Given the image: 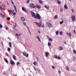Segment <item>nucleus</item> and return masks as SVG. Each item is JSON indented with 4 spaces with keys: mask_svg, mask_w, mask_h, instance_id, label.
<instances>
[{
    "mask_svg": "<svg viewBox=\"0 0 76 76\" xmlns=\"http://www.w3.org/2000/svg\"><path fill=\"white\" fill-rule=\"evenodd\" d=\"M31 15L35 19H40L41 17L40 15L38 13L35 14L33 12L31 11Z\"/></svg>",
    "mask_w": 76,
    "mask_h": 76,
    "instance_id": "obj_1",
    "label": "nucleus"
},
{
    "mask_svg": "<svg viewBox=\"0 0 76 76\" xmlns=\"http://www.w3.org/2000/svg\"><path fill=\"white\" fill-rule=\"evenodd\" d=\"M15 12V10H12V9H10V10H8V12H9V13H12L13 16H15L16 15V13L15 12Z\"/></svg>",
    "mask_w": 76,
    "mask_h": 76,
    "instance_id": "obj_2",
    "label": "nucleus"
},
{
    "mask_svg": "<svg viewBox=\"0 0 76 76\" xmlns=\"http://www.w3.org/2000/svg\"><path fill=\"white\" fill-rule=\"evenodd\" d=\"M35 23L38 26V27H39V28H41V25L42 24V23L41 22H40L39 23H38L37 22H35Z\"/></svg>",
    "mask_w": 76,
    "mask_h": 76,
    "instance_id": "obj_3",
    "label": "nucleus"
},
{
    "mask_svg": "<svg viewBox=\"0 0 76 76\" xmlns=\"http://www.w3.org/2000/svg\"><path fill=\"white\" fill-rule=\"evenodd\" d=\"M23 54L24 56H26V57H28L29 56V54H28L27 53L25 52H23Z\"/></svg>",
    "mask_w": 76,
    "mask_h": 76,
    "instance_id": "obj_4",
    "label": "nucleus"
},
{
    "mask_svg": "<svg viewBox=\"0 0 76 76\" xmlns=\"http://www.w3.org/2000/svg\"><path fill=\"white\" fill-rule=\"evenodd\" d=\"M72 19V20L73 22H74L75 20H76V17L75 15H73V16L71 17Z\"/></svg>",
    "mask_w": 76,
    "mask_h": 76,
    "instance_id": "obj_5",
    "label": "nucleus"
},
{
    "mask_svg": "<svg viewBox=\"0 0 76 76\" xmlns=\"http://www.w3.org/2000/svg\"><path fill=\"white\" fill-rule=\"evenodd\" d=\"M30 6L32 8H35L36 7V6H35V5L34 4H30Z\"/></svg>",
    "mask_w": 76,
    "mask_h": 76,
    "instance_id": "obj_6",
    "label": "nucleus"
},
{
    "mask_svg": "<svg viewBox=\"0 0 76 76\" xmlns=\"http://www.w3.org/2000/svg\"><path fill=\"white\" fill-rule=\"evenodd\" d=\"M54 58H57V59H58V60H60V57L59 56H57V55H54Z\"/></svg>",
    "mask_w": 76,
    "mask_h": 76,
    "instance_id": "obj_7",
    "label": "nucleus"
},
{
    "mask_svg": "<svg viewBox=\"0 0 76 76\" xmlns=\"http://www.w3.org/2000/svg\"><path fill=\"white\" fill-rule=\"evenodd\" d=\"M66 35H69V37H71V35H72V33H69V32H67L66 33Z\"/></svg>",
    "mask_w": 76,
    "mask_h": 76,
    "instance_id": "obj_8",
    "label": "nucleus"
},
{
    "mask_svg": "<svg viewBox=\"0 0 76 76\" xmlns=\"http://www.w3.org/2000/svg\"><path fill=\"white\" fill-rule=\"evenodd\" d=\"M36 7L37 9H40L41 8V7L40 5H36Z\"/></svg>",
    "mask_w": 76,
    "mask_h": 76,
    "instance_id": "obj_9",
    "label": "nucleus"
},
{
    "mask_svg": "<svg viewBox=\"0 0 76 76\" xmlns=\"http://www.w3.org/2000/svg\"><path fill=\"white\" fill-rule=\"evenodd\" d=\"M21 20H22L23 22V21H25V18L24 17H21Z\"/></svg>",
    "mask_w": 76,
    "mask_h": 76,
    "instance_id": "obj_10",
    "label": "nucleus"
},
{
    "mask_svg": "<svg viewBox=\"0 0 76 76\" xmlns=\"http://www.w3.org/2000/svg\"><path fill=\"white\" fill-rule=\"evenodd\" d=\"M47 24L49 27H50V28L52 27V25L50 23H48Z\"/></svg>",
    "mask_w": 76,
    "mask_h": 76,
    "instance_id": "obj_11",
    "label": "nucleus"
},
{
    "mask_svg": "<svg viewBox=\"0 0 76 76\" xmlns=\"http://www.w3.org/2000/svg\"><path fill=\"white\" fill-rule=\"evenodd\" d=\"M10 63L11 64L14 65L15 64V62L12 60L10 61Z\"/></svg>",
    "mask_w": 76,
    "mask_h": 76,
    "instance_id": "obj_12",
    "label": "nucleus"
},
{
    "mask_svg": "<svg viewBox=\"0 0 76 76\" xmlns=\"http://www.w3.org/2000/svg\"><path fill=\"white\" fill-rule=\"evenodd\" d=\"M22 10L23 11V12H26V9H25V8L23 7H22Z\"/></svg>",
    "mask_w": 76,
    "mask_h": 76,
    "instance_id": "obj_13",
    "label": "nucleus"
},
{
    "mask_svg": "<svg viewBox=\"0 0 76 76\" xmlns=\"http://www.w3.org/2000/svg\"><path fill=\"white\" fill-rule=\"evenodd\" d=\"M45 8L47 9H49V6L48 5H45Z\"/></svg>",
    "mask_w": 76,
    "mask_h": 76,
    "instance_id": "obj_14",
    "label": "nucleus"
},
{
    "mask_svg": "<svg viewBox=\"0 0 76 76\" xmlns=\"http://www.w3.org/2000/svg\"><path fill=\"white\" fill-rule=\"evenodd\" d=\"M45 54H46L45 56L46 57H48V55L50 54V53L48 52H45Z\"/></svg>",
    "mask_w": 76,
    "mask_h": 76,
    "instance_id": "obj_15",
    "label": "nucleus"
},
{
    "mask_svg": "<svg viewBox=\"0 0 76 76\" xmlns=\"http://www.w3.org/2000/svg\"><path fill=\"white\" fill-rule=\"evenodd\" d=\"M65 67L66 70H68V71H69V68L67 66H66Z\"/></svg>",
    "mask_w": 76,
    "mask_h": 76,
    "instance_id": "obj_16",
    "label": "nucleus"
},
{
    "mask_svg": "<svg viewBox=\"0 0 76 76\" xmlns=\"http://www.w3.org/2000/svg\"><path fill=\"white\" fill-rule=\"evenodd\" d=\"M64 8H65V9H67L68 8V7H67V6L66 4H65L64 6Z\"/></svg>",
    "mask_w": 76,
    "mask_h": 76,
    "instance_id": "obj_17",
    "label": "nucleus"
},
{
    "mask_svg": "<svg viewBox=\"0 0 76 76\" xmlns=\"http://www.w3.org/2000/svg\"><path fill=\"white\" fill-rule=\"evenodd\" d=\"M9 45L10 47H12V43L11 42H9Z\"/></svg>",
    "mask_w": 76,
    "mask_h": 76,
    "instance_id": "obj_18",
    "label": "nucleus"
},
{
    "mask_svg": "<svg viewBox=\"0 0 76 76\" xmlns=\"http://www.w3.org/2000/svg\"><path fill=\"white\" fill-rule=\"evenodd\" d=\"M59 49L60 50H63V48L61 47H59Z\"/></svg>",
    "mask_w": 76,
    "mask_h": 76,
    "instance_id": "obj_19",
    "label": "nucleus"
},
{
    "mask_svg": "<svg viewBox=\"0 0 76 76\" xmlns=\"http://www.w3.org/2000/svg\"><path fill=\"white\" fill-rule=\"evenodd\" d=\"M13 6H14V8L15 9V10L16 11V13H17V10H16V6H15L14 5Z\"/></svg>",
    "mask_w": 76,
    "mask_h": 76,
    "instance_id": "obj_20",
    "label": "nucleus"
},
{
    "mask_svg": "<svg viewBox=\"0 0 76 76\" xmlns=\"http://www.w3.org/2000/svg\"><path fill=\"white\" fill-rule=\"evenodd\" d=\"M13 58H14V59L15 60H16V56H15V55H13Z\"/></svg>",
    "mask_w": 76,
    "mask_h": 76,
    "instance_id": "obj_21",
    "label": "nucleus"
},
{
    "mask_svg": "<svg viewBox=\"0 0 76 76\" xmlns=\"http://www.w3.org/2000/svg\"><path fill=\"white\" fill-rule=\"evenodd\" d=\"M0 15H1V16H2V18H4V15L0 13Z\"/></svg>",
    "mask_w": 76,
    "mask_h": 76,
    "instance_id": "obj_22",
    "label": "nucleus"
},
{
    "mask_svg": "<svg viewBox=\"0 0 76 76\" xmlns=\"http://www.w3.org/2000/svg\"><path fill=\"white\" fill-rule=\"evenodd\" d=\"M33 64L35 65V66H36V64H37V62L34 61L33 62Z\"/></svg>",
    "mask_w": 76,
    "mask_h": 76,
    "instance_id": "obj_23",
    "label": "nucleus"
},
{
    "mask_svg": "<svg viewBox=\"0 0 76 76\" xmlns=\"http://www.w3.org/2000/svg\"><path fill=\"white\" fill-rule=\"evenodd\" d=\"M39 3H41V4H42V1L41 0H39Z\"/></svg>",
    "mask_w": 76,
    "mask_h": 76,
    "instance_id": "obj_24",
    "label": "nucleus"
},
{
    "mask_svg": "<svg viewBox=\"0 0 76 76\" xmlns=\"http://www.w3.org/2000/svg\"><path fill=\"white\" fill-rule=\"evenodd\" d=\"M13 26L15 27V28H16V23H15L13 24Z\"/></svg>",
    "mask_w": 76,
    "mask_h": 76,
    "instance_id": "obj_25",
    "label": "nucleus"
},
{
    "mask_svg": "<svg viewBox=\"0 0 76 76\" xmlns=\"http://www.w3.org/2000/svg\"><path fill=\"white\" fill-rule=\"evenodd\" d=\"M57 2L58 3V4H61V2H60V1L59 0H58L57 1Z\"/></svg>",
    "mask_w": 76,
    "mask_h": 76,
    "instance_id": "obj_26",
    "label": "nucleus"
},
{
    "mask_svg": "<svg viewBox=\"0 0 76 76\" xmlns=\"http://www.w3.org/2000/svg\"><path fill=\"white\" fill-rule=\"evenodd\" d=\"M37 38H38L39 41H41V40L40 39H39V36H37Z\"/></svg>",
    "mask_w": 76,
    "mask_h": 76,
    "instance_id": "obj_27",
    "label": "nucleus"
},
{
    "mask_svg": "<svg viewBox=\"0 0 76 76\" xmlns=\"http://www.w3.org/2000/svg\"><path fill=\"white\" fill-rule=\"evenodd\" d=\"M57 15H56L55 17H54V19H57Z\"/></svg>",
    "mask_w": 76,
    "mask_h": 76,
    "instance_id": "obj_28",
    "label": "nucleus"
},
{
    "mask_svg": "<svg viewBox=\"0 0 76 76\" xmlns=\"http://www.w3.org/2000/svg\"><path fill=\"white\" fill-rule=\"evenodd\" d=\"M56 35H58V31H57L56 32Z\"/></svg>",
    "mask_w": 76,
    "mask_h": 76,
    "instance_id": "obj_29",
    "label": "nucleus"
},
{
    "mask_svg": "<svg viewBox=\"0 0 76 76\" xmlns=\"http://www.w3.org/2000/svg\"><path fill=\"white\" fill-rule=\"evenodd\" d=\"M7 20H10V17H7Z\"/></svg>",
    "mask_w": 76,
    "mask_h": 76,
    "instance_id": "obj_30",
    "label": "nucleus"
},
{
    "mask_svg": "<svg viewBox=\"0 0 76 76\" xmlns=\"http://www.w3.org/2000/svg\"><path fill=\"white\" fill-rule=\"evenodd\" d=\"M4 60H5V62H6V63H8V61H7V59H5Z\"/></svg>",
    "mask_w": 76,
    "mask_h": 76,
    "instance_id": "obj_31",
    "label": "nucleus"
},
{
    "mask_svg": "<svg viewBox=\"0 0 76 76\" xmlns=\"http://www.w3.org/2000/svg\"><path fill=\"white\" fill-rule=\"evenodd\" d=\"M63 22H64V21L63 20L62 21H61L60 22V24H63Z\"/></svg>",
    "mask_w": 76,
    "mask_h": 76,
    "instance_id": "obj_32",
    "label": "nucleus"
},
{
    "mask_svg": "<svg viewBox=\"0 0 76 76\" xmlns=\"http://www.w3.org/2000/svg\"><path fill=\"white\" fill-rule=\"evenodd\" d=\"M73 52L74 54H76V50H74Z\"/></svg>",
    "mask_w": 76,
    "mask_h": 76,
    "instance_id": "obj_33",
    "label": "nucleus"
},
{
    "mask_svg": "<svg viewBox=\"0 0 76 76\" xmlns=\"http://www.w3.org/2000/svg\"><path fill=\"white\" fill-rule=\"evenodd\" d=\"M59 34L60 35H62V34H63V32H62V31L60 32H59Z\"/></svg>",
    "mask_w": 76,
    "mask_h": 76,
    "instance_id": "obj_34",
    "label": "nucleus"
},
{
    "mask_svg": "<svg viewBox=\"0 0 76 76\" xmlns=\"http://www.w3.org/2000/svg\"><path fill=\"white\" fill-rule=\"evenodd\" d=\"M3 28V26L1 24H0V28Z\"/></svg>",
    "mask_w": 76,
    "mask_h": 76,
    "instance_id": "obj_35",
    "label": "nucleus"
},
{
    "mask_svg": "<svg viewBox=\"0 0 76 76\" xmlns=\"http://www.w3.org/2000/svg\"><path fill=\"white\" fill-rule=\"evenodd\" d=\"M49 41H53V39H51V38H49Z\"/></svg>",
    "mask_w": 76,
    "mask_h": 76,
    "instance_id": "obj_36",
    "label": "nucleus"
},
{
    "mask_svg": "<svg viewBox=\"0 0 76 76\" xmlns=\"http://www.w3.org/2000/svg\"><path fill=\"white\" fill-rule=\"evenodd\" d=\"M23 25H25V26H26V23L25 22H24L23 23Z\"/></svg>",
    "mask_w": 76,
    "mask_h": 76,
    "instance_id": "obj_37",
    "label": "nucleus"
},
{
    "mask_svg": "<svg viewBox=\"0 0 76 76\" xmlns=\"http://www.w3.org/2000/svg\"><path fill=\"white\" fill-rule=\"evenodd\" d=\"M48 46H51V43L50 42H48Z\"/></svg>",
    "mask_w": 76,
    "mask_h": 76,
    "instance_id": "obj_38",
    "label": "nucleus"
},
{
    "mask_svg": "<svg viewBox=\"0 0 76 76\" xmlns=\"http://www.w3.org/2000/svg\"><path fill=\"white\" fill-rule=\"evenodd\" d=\"M58 73L59 74H61V72L59 70L58 71Z\"/></svg>",
    "mask_w": 76,
    "mask_h": 76,
    "instance_id": "obj_39",
    "label": "nucleus"
},
{
    "mask_svg": "<svg viewBox=\"0 0 76 76\" xmlns=\"http://www.w3.org/2000/svg\"><path fill=\"white\" fill-rule=\"evenodd\" d=\"M41 26H42L43 27H44V24H42L41 25Z\"/></svg>",
    "mask_w": 76,
    "mask_h": 76,
    "instance_id": "obj_40",
    "label": "nucleus"
},
{
    "mask_svg": "<svg viewBox=\"0 0 76 76\" xmlns=\"http://www.w3.org/2000/svg\"><path fill=\"white\" fill-rule=\"evenodd\" d=\"M19 64H20V63L19 62H17V65H19Z\"/></svg>",
    "mask_w": 76,
    "mask_h": 76,
    "instance_id": "obj_41",
    "label": "nucleus"
},
{
    "mask_svg": "<svg viewBox=\"0 0 76 76\" xmlns=\"http://www.w3.org/2000/svg\"><path fill=\"white\" fill-rule=\"evenodd\" d=\"M8 51H10V48H8Z\"/></svg>",
    "mask_w": 76,
    "mask_h": 76,
    "instance_id": "obj_42",
    "label": "nucleus"
},
{
    "mask_svg": "<svg viewBox=\"0 0 76 76\" xmlns=\"http://www.w3.org/2000/svg\"><path fill=\"white\" fill-rule=\"evenodd\" d=\"M73 59L74 60V61H75V60L76 59V58H75V57H74L73 58Z\"/></svg>",
    "mask_w": 76,
    "mask_h": 76,
    "instance_id": "obj_43",
    "label": "nucleus"
},
{
    "mask_svg": "<svg viewBox=\"0 0 76 76\" xmlns=\"http://www.w3.org/2000/svg\"><path fill=\"white\" fill-rule=\"evenodd\" d=\"M27 3H29V0H28L27 2H26Z\"/></svg>",
    "mask_w": 76,
    "mask_h": 76,
    "instance_id": "obj_44",
    "label": "nucleus"
},
{
    "mask_svg": "<svg viewBox=\"0 0 76 76\" xmlns=\"http://www.w3.org/2000/svg\"><path fill=\"white\" fill-rule=\"evenodd\" d=\"M76 31L75 30H74V32L75 34H76Z\"/></svg>",
    "mask_w": 76,
    "mask_h": 76,
    "instance_id": "obj_45",
    "label": "nucleus"
},
{
    "mask_svg": "<svg viewBox=\"0 0 76 76\" xmlns=\"http://www.w3.org/2000/svg\"><path fill=\"white\" fill-rule=\"evenodd\" d=\"M6 55L7 56H9V54L7 53H6Z\"/></svg>",
    "mask_w": 76,
    "mask_h": 76,
    "instance_id": "obj_46",
    "label": "nucleus"
},
{
    "mask_svg": "<svg viewBox=\"0 0 76 76\" xmlns=\"http://www.w3.org/2000/svg\"><path fill=\"white\" fill-rule=\"evenodd\" d=\"M5 29H8V28H7V27L6 26H5Z\"/></svg>",
    "mask_w": 76,
    "mask_h": 76,
    "instance_id": "obj_47",
    "label": "nucleus"
},
{
    "mask_svg": "<svg viewBox=\"0 0 76 76\" xmlns=\"http://www.w3.org/2000/svg\"><path fill=\"white\" fill-rule=\"evenodd\" d=\"M16 34V35H18V36H19V37H20V35H18V34Z\"/></svg>",
    "mask_w": 76,
    "mask_h": 76,
    "instance_id": "obj_48",
    "label": "nucleus"
},
{
    "mask_svg": "<svg viewBox=\"0 0 76 76\" xmlns=\"http://www.w3.org/2000/svg\"><path fill=\"white\" fill-rule=\"evenodd\" d=\"M52 69H54V68H55V67L54 66H52Z\"/></svg>",
    "mask_w": 76,
    "mask_h": 76,
    "instance_id": "obj_49",
    "label": "nucleus"
},
{
    "mask_svg": "<svg viewBox=\"0 0 76 76\" xmlns=\"http://www.w3.org/2000/svg\"><path fill=\"white\" fill-rule=\"evenodd\" d=\"M34 70H35V71H36V68H35L34 67Z\"/></svg>",
    "mask_w": 76,
    "mask_h": 76,
    "instance_id": "obj_50",
    "label": "nucleus"
},
{
    "mask_svg": "<svg viewBox=\"0 0 76 76\" xmlns=\"http://www.w3.org/2000/svg\"><path fill=\"white\" fill-rule=\"evenodd\" d=\"M12 2V4H14V3H13V2L12 1V2Z\"/></svg>",
    "mask_w": 76,
    "mask_h": 76,
    "instance_id": "obj_51",
    "label": "nucleus"
},
{
    "mask_svg": "<svg viewBox=\"0 0 76 76\" xmlns=\"http://www.w3.org/2000/svg\"><path fill=\"white\" fill-rule=\"evenodd\" d=\"M38 33H39V34H40V31H39V30H38Z\"/></svg>",
    "mask_w": 76,
    "mask_h": 76,
    "instance_id": "obj_52",
    "label": "nucleus"
},
{
    "mask_svg": "<svg viewBox=\"0 0 76 76\" xmlns=\"http://www.w3.org/2000/svg\"><path fill=\"white\" fill-rule=\"evenodd\" d=\"M0 9H1V10H3L2 9V7H0Z\"/></svg>",
    "mask_w": 76,
    "mask_h": 76,
    "instance_id": "obj_53",
    "label": "nucleus"
},
{
    "mask_svg": "<svg viewBox=\"0 0 76 76\" xmlns=\"http://www.w3.org/2000/svg\"><path fill=\"white\" fill-rule=\"evenodd\" d=\"M61 12H62L63 11V9H60Z\"/></svg>",
    "mask_w": 76,
    "mask_h": 76,
    "instance_id": "obj_54",
    "label": "nucleus"
},
{
    "mask_svg": "<svg viewBox=\"0 0 76 76\" xmlns=\"http://www.w3.org/2000/svg\"><path fill=\"white\" fill-rule=\"evenodd\" d=\"M36 59L38 61H39V60H38V57H37Z\"/></svg>",
    "mask_w": 76,
    "mask_h": 76,
    "instance_id": "obj_55",
    "label": "nucleus"
},
{
    "mask_svg": "<svg viewBox=\"0 0 76 76\" xmlns=\"http://www.w3.org/2000/svg\"><path fill=\"white\" fill-rule=\"evenodd\" d=\"M2 6H3V7H4V4H2Z\"/></svg>",
    "mask_w": 76,
    "mask_h": 76,
    "instance_id": "obj_56",
    "label": "nucleus"
},
{
    "mask_svg": "<svg viewBox=\"0 0 76 76\" xmlns=\"http://www.w3.org/2000/svg\"><path fill=\"white\" fill-rule=\"evenodd\" d=\"M72 12H74V10L73 9H72Z\"/></svg>",
    "mask_w": 76,
    "mask_h": 76,
    "instance_id": "obj_57",
    "label": "nucleus"
},
{
    "mask_svg": "<svg viewBox=\"0 0 76 76\" xmlns=\"http://www.w3.org/2000/svg\"><path fill=\"white\" fill-rule=\"evenodd\" d=\"M12 28H13V29H15V30H16V29H15V28L13 27H12Z\"/></svg>",
    "mask_w": 76,
    "mask_h": 76,
    "instance_id": "obj_58",
    "label": "nucleus"
},
{
    "mask_svg": "<svg viewBox=\"0 0 76 76\" xmlns=\"http://www.w3.org/2000/svg\"><path fill=\"white\" fill-rule=\"evenodd\" d=\"M27 28H28V29H29V27H28L27 26H26Z\"/></svg>",
    "mask_w": 76,
    "mask_h": 76,
    "instance_id": "obj_59",
    "label": "nucleus"
},
{
    "mask_svg": "<svg viewBox=\"0 0 76 76\" xmlns=\"http://www.w3.org/2000/svg\"><path fill=\"white\" fill-rule=\"evenodd\" d=\"M64 44H67L66 42H64Z\"/></svg>",
    "mask_w": 76,
    "mask_h": 76,
    "instance_id": "obj_60",
    "label": "nucleus"
},
{
    "mask_svg": "<svg viewBox=\"0 0 76 76\" xmlns=\"http://www.w3.org/2000/svg\"><path fill=\"white\" fill-rule=\"evenodd\" d=\"M28 30L29 31V32H30V30H29V29H28Z\"/></svg>",
    "mask_w": 76,
    "mask_h": 76,
    "instance_id": "obj_61",
    "label": "nucleus"
},
{
    "mask_svg": "<svg viewBox=\"0 0 76 76\" xmlns=\"http://www.w3.org/2000/svg\"><path fill=\"white\" fill-rule=\"evenodd\" d=\"M28 30L29 31V32H30V30H29V29H28Z\"/></svg>",
    "mask_w": 76,
    "mask_h": 76,
    "instance_id": "obj_62",
    "label": "nucleus"
},
{
    "mask_svg": "<svg viewBox=\"0 0 76 76\" xmlns=\"http://www.w3.org/2000/svg\"><path fill=\"white\" fill-rule=\"evenodd\" d=\"M30 32V35H31V32L30 31V32Z\"/></svg>",
    "mask_w": 76,
    "mask_h": 76,
    "instance_id": "obj_63",
    "label": "nucleus"
},
{
    "mask_svg": "<svg viewBox=\"0 0 76 76\" xmlns=\"http://www.w3.org/2000/svg\"><path fill=\"white\" fill-rule=\"evenodd\" d=\"M15 76H17V75H15Z\"/></svg>",
    "mask_w": 76,
    "mask_h": 76,
    "instance_id": "obj_64",
    "label": "nucleus"
}]
</instances>
